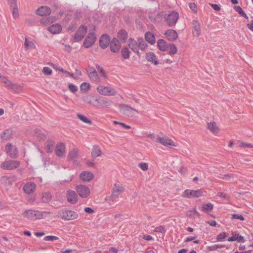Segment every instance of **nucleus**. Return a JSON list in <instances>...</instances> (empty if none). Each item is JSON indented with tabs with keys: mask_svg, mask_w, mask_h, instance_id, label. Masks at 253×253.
I'll return each mask as SVG.
<instances>
[{
	"mask_svg": "<svg viewBox=\"0 0 253 253\" xmlns=\"http://www.w3.org/2000/svg\"><path fill=\"white\" fill-rule=\"evenodd\" d=\"M13 130L12 128H9L6 129L4 132H3L1 135L0 137L3 141L7 140L11 136L12 134Z\"/></svg>",
	"mask_w": 253,
	"mask_h": 253,
	"instance_id": "nucleus-32",
	"label": "nucleus"
},
{
	"mask_svg": "<svg viewBox=\"0 0 253 253\" xmlns=\"http://www.w3.org/2000/svg\"><path fill=\"white\" fill-rule=\"evenodd\" d=\"M21 85L12 83L10 86L9 89H12L15 93H18L21 90Z\"/></svg>",
	"mask_w": 253,
	"mask_h": 253,
	"instance_id": "nucleus-43",
	"label": "nucleus"
},
{
	"mask_svg": "<svg viewBox=\"0 0 253 253\" xmlns=\"http://www.w3.org/2000/svg\"><path fill=\"white\" fill-rule=\"evenodd\" d=\"M69 90L73 93H75L78 90L77 87L72 84H69L68 85Z\"/></svg>",
	"mask_w": 253,
	"mask_h": 253,
	"instance_id": "nucleus-52",
	"label": "nucleus"
},
{
	"mask_svg": "<svg viewBox=\"0 0 253 253\" xmlns=\"http://www.w3.org/2000/svg\"><path fill=\"white\" fill-rule=\"evenodd\" d=\"M50 213L49 211H41L35 210L34 218L36 219H40L45 218L47 214Z\"/></svg>",
	"mask_w": 253,
	"mask_h": 253,
	"instance_id": "nucleus-28",
	"label": "nucleus"
},
{
	"mask_svg": "<svg viewBox=\"0 0 253 253\" xmlns=\"http://www.w3.org/2000/svg\"><path fill=\"white\" fill-rule=\"evenodd\" d=\"M110 42V38L107 34L102 35L99 39V45L102 48H106Z\"/></svg>",
	"mask_w": 253,
	"mask_h": 253,
	"instance_id": "nucleus-18",
	"label": "nucleus"
},
{
	"mask_svg": "<svg viewBox=\"0 0 253 253\" xmlns=\"http://www.w3.org/2000/svg\"><path fill=\"white\" fill-rule=\"evenodd\" d=\"M165 35L167 38L171 42L175 41L178 37V34L177 32L175 30L172 29L166 31L165 32Z\"/></svg>",
	"mask_w": 253,
	"mask_h": 253,
	"instance_id": "nucleus-23",
	"label": "nucleus"
},
{
	"mask_svg": "<svg viewBox=\"0 0 253 253\" xmlns=\"http://www.w3.org/2000/svg\"><path fill=\"white\" fill-rule=\"evenodd\" d=\"M207 128L213 134H217L220 130V128L214 122H211L207 124Z\"/></svg>",
	"mask_w": 253,
	"mask_h": 253,
	"instance_id": "nucleus-20",
	"label": "nucleus"
},
{
	"mask_svg": "<svg viewBox=\"0 0 253 253\" xmlns=\"http://www.w3.org/2000/svg\"><path fill=\"white\" fill-rule=\"evenodd\" d=\"M57 216L60 218L69 221L77 219L78 217V214L71 210H61L58 212Z\"/></svg>",
	"mask_w": 253,
	"mask_h": 253,
	"instance_id": "nucleus-2",
	"label": "nucleus"
},
{
	"mask_svg": "<svg viewBox=\"0 0 253 253\" xmlns=\"http://www.w3.org/2000/svg\"><path fill=\"white\" fill-rule=\"evenodd\" d=\"M20 166L18 161L9 160L3 162L0 165V168L4 170H12L15 169Z\"/></svg>",
	"mask_w": 253,
	"mask_h": 253,
	"instance_id": "nucleus-6",
	"label": "nucleus"
},
{
	"mask_svg": "<svg viewBox=\"0 0 253 253\" xmlns=\"http://www.w3.org/2000/svg\"><path fill=\"white\" fill-rule=\"evenodd\" d=\"M210 5L216 11H218L220 10V7L216 4L210 3Z\"/></svg>",
	"mask_w": 253,
	"mask_h": 253,
	"instance_id": "nucleus-63",
	"label": "nucleus"
},
{
	"mask_svg": "<svg viewBox=\"0 0 253 253\" xmlns=\"http://www.w3.org/2000/svg\"><path fill=\"white\" fill-rule=\"evenodd\" d=\"M34 136L37 138L38 141H44L47 140L48 142H51L52 140L47 139V135L40 128H36L34 130Z\"/></svg>",
	"mask_w": 253,
	"mask_h": 253,
	"instance_id": "nucleus-10",
	"label": "nucleus"
},
{
	"mask_svg": "<svg viewBox=\"0 0 253 253\" xmlns=\"http://www.w3.org/2000/svg\"><path fill=\"white\" fill-rule=\"evenodd\" d=\"M0 79L1 82L4 83L9 88L12 83L9 81L6 77L0 75Z\"/></svg>",
	"mask_w": 253,
	"mask_h": 253,
	"instance_id": "nucleus-44",
	"label": "nucleus"
},
{
	"mask_svg": "<svg viewBox=\"0 0 253 253\" xmlns=\"http://www.w3.org/2000/svg\"><path fill=\"white\" fill-rule=\"evenodd\" d=\"M87 32V28L86 26H82L79 28L74 35V38L77 42L81 41Z\"/></svg>",
	"mask_w": 253,
	"mask_h": 253,
	"instance_id": "nucleus-13",
	"label": "nucleus"
},
{
	"mask_svg": "<svg viewBox=\"0 0 253 253\" xmlns=\"http://www.w3.org/2000/svg\"><path fill=\"white\" fill-rule=\"evenodd\" d=\"M164 18L169 27H173L179 18V14L178 12L172 11L169 14H165Z\"/></svg>",
	"mask_w": 253,
	"mask_h": 253,
	"instance_id": "nucleus-3",
	"label": "nucleus"
},
{
	"mask_svg": "<svg viewBox=\"0 0 253 253\" xmlns=\"http://www.w3.org/2000/svg\"><path fill=\"white\" fill-rule=\"evenodd\" d=\"M189 7L194 12L196 13L197 12L196 5L194 3H190Z\"/></svg>",
	"mask_w": 253,
	"mask_h": 253,
	"instance_id": "nucleus-60",
	"label": "nucleus"
},
{
	"mask_svg": "<svg viewBox=\"0 0 253 253\" xmlns=\"http://www.w3.org/2000/svg\"><path fill=\"white\" fill-rule=\"evenodd\" d=\"M159 49L162 51H166L168 48L167 42L163 39L159 40L157 42Z\"/></svg>",
	"mask_w": 253,
	"mask_h": 253,
	"instance_id": "nucleus-29",
	"label": "nucleus"
},
{
	"mask_svg": "<svg viewBox=\"0 0 253 253\" xmlns=\"http://www.w3.org/2000/svg\"><path fill=\"white\" fill-rule=\"evenodd\" d=\"M76 190L79 195L83 198L88 197L90 193V189L85 185H79L76 187Z\"/></svg>",
	"mask_w": 253,
	"mask_h": 253,
	"instance_id": "nucleus-9",
	"label": "nucleus"
},
{
	"mask_svg": "<svg viewBox=\"0 0 253 253\" xmlns=\"http://www.w3.org/2000/svg\"><path fill=\"white\" fill-rule=\"evenodd\" d=\"M55 152L58 157L63 156L65 153V146L64 143H58L56 146Z\"/></svg>",
	"mask_w": 253,
	"mask_h": 253,
	"instance_id": "nucleus-25",
	"label": "nucleus"
},
{
	"mask_svg": "<svg viewBox=\"0 0 253 253\" xmlns=\"http://www.w3.org/2000/svg\"><path fill=\"white\" fill-rule=\"evenodd\" d=\"M95 102L97 103V104H93V106L96 107H109L111 104V102L110 101L102 97L96 98Z\"/></svg>",
	"mask_w": 253,
	"mask_h": 253,
	"instance_id": "nucleus-14",
	"label": "nucleus"
},
{
	"mask_svg": "<svg viewBox=\"0 0 253 253\" xmlns=\"http://www.w3.org/2000/svg\"><path fill=\"white\" fill-rule=\"evenodd\" d=\"M90 87V85L87 83H83L81 84L80 88L82 91L86 92Z\"/></svg>",
	"mask_w": 253,
	"mask_h": 253,
	"instance_id": "nucleus-48",
	"label": "nucleus"
},
{
	"mask_svg": "<svg viewBox=\"0 0 253 253\" xmlns=\"http://www.w3.org/2000/svg\"><path fill=\"white\" fill-rule=\"evenodd\" d=\"M0 179L3 181L4 184L6 186H10L12 185V182L6 176H1Z\"/></svg>",
	"mask_w": 253,
	"mask_h": 253,
	"instance_id": "nucleus-49",
	"label": "nucleus"
},
{
	"mask_svg": "<svg viewBox=\"0 0 253 253\" xmlns=\"http://www.w3.org/2000/svg\"><path fill=\"white\" fill-rule=\"evenodd\" d=\"M87 73L89 77L92 81L96 82H98L99 81V79L98 76L97 72L95 70L93 69L90 71H87Z\"/></svg>",
	"mask_w": 253,
	"mask_h": 253,
	"instance_id": "nucleus-31",
	"label": "nucleus"
},
{
	"mask_svg": "<svg viewBox=\"0 0 253 253\" xmlns=\"http://www.w3.org/2000/svg\"><path fill=\"white\" fill-rule=\"evenodd\" d=\"M238 234L236 233H233L232 236L228 239V241L229 242L236 241L237 239Z\"/></svg>",
	"mask_w": 253,
	"mask_h": 253,
	"instance_id": "nucleus-57",
	"label": "nucleus"
},
{
	"mask_svg": "<svg viewBox=\"0 0 253 253\" xmlns=\"http://www.w3.org/2000/svg\"><path fill=\"white\" fill-rule=\"evenodd\" d=\"M51 12V9L46 6H41L36 10V14L41 16L49 15Z\"/></svg>",
	"mask_w": 253,
	"mask_h": 253,
	"instance_id": "nucleus-22",
	"label": "nucleus"
},
{
	"mask_svg": "<svg viewBox=\"0 0 253 253\" xmlns=\"http://www.w3.org/2000/svg\"><path fill=\"white\" fill-rule=\"evenodd\" d=\"M58 239V238L55 236H47L44 238L45 241H54Z\"/></svg>",
	"mask_w": 253,
	"mask_h": 253,
	"instance_id": "nucleus-53",
	"label": "nucleus"
},
{
	"mask_svg": "<svg viewBox=\"0 0 253 253\" xmlns=\"http://www.w3.org/2000/svg\"><path fill=\"white\" fill-rule=\"evenodd\" d=\"M11 8L12 9V16L13 18L14 19L18 18L19 16L18 6Z\"/></svg>",
	"mask_w": 253,
	"mask_h": 253,
	"instance_id": "nucleus-47",
	"label": "nucleus"
},
{
	"mask_svg": "<svg viewBox=\"0 0 253 253\" xmlns=\"http://www.w3.org/2000/svg\"><path fill=\"white\" fill-rule=\"evenodd\" d=\"M52 199V196L49 192H45L43 193L42 198V201L43 203H49Z\"/></svg>",
	"mask_w": 253,
	"mask_h": 253,
	"instance_id": "nucleus-37",
	"label": "nucleus"
},
{
	"mask_svg": "<svg viewBox=\"0 0 253 253\" xmlns=\"http://www.w3.org/2000/svg\"><path fill=\"white\" fill-rule=\"evenodd\" d=\"M94 177L93 173L90 171H84L80 173V178L84 182L91 181Z\"/></svg>",
	"mask_w": 253,
	"mask_h": 253,
	"instance_id": "nucleus-21",
	"label": "nucleus"
},
{
	"mask_svg": "<svg viewBox=\"0 0 253 253\" xmlns=\"http://www.w3.org/2000/svg\"><path fill=\"white\" fill-rule=\"evenodd\" d=\"M96 39V36L93 32H90L85 39L84 42V46L85 48H88L92 46Z\"/></svg>",
	"mask_w": 253,
	"mask_h": 253,
	"instance_id": "nucleus-12",
	"label": "nucleus"
},
{
	"mask_svg": "<svg viewBox=\"0 0 253 253\" xmlns=\"http://www.w3.org/2000/svg\"><path fill=\"white\" fill-rule=\"evenodd\" d=\"M121 44L117 38H113L110 42V47L111 51L117 52L119 51Z\"/></svg>",
	"mask_w": 253,
	"mask_h": 253,
	"instance_id": "nucleus-19",
	"label": "nucleus"
},
{
	"mask_svg": "<svg viewBox=\"0 0 253 253\" xmlns=\"http://www.w3.org/2000/svg\"><path fill=\"white\" fill-rule=\"evenodd\" d=\"M128 45L134 52L137 54H139V49L142 51H144L148 46L146 42L143 39L140 38L138 39L136 41L132 39H129Z\"/></svg>",
	"mask_w": 253,
	"mask_h": 253,
	"instance_id": "nucleus-1",
	"label": "nucleus"
},
{
	"mask_svg": "<svg viewBox=\"0 0 253 253\" xmlns=\"http://www.w3.org/2000/svg\"><path fill=\"white\" fill-rule=\"evenodd\" d=\"M234 9L235 11L237 12H238L241 16L244 17L246 19L248 18V17L247 16L246 14L245 13V12L243 10L242 8L239 6H235L234 7Z\"/></svg>",
	"mask_w": 253,
	"mask_h": 253,
	"instance_id": "nucleus-45",
	"label": "nucleus"
},
{
	"mask_svg": "<svg viewBox=\"0 0 253 253\" xmlns=\"http://www.w3.org/2000/svg\"><path fill=\"white\" fill-rule=\"evenodd\" d=\"M118 38L123 42H126L127 38V32L124 30H121L118 33Z\"/></svg>",
	"mask_w": 253,
	"mask_h": 253,
	"instance_id": "nucleus-34",
	"label": "nucleus"
},
{
	"mask_svg": "<svg viewBox=\"0 0 253 253\" xmlns=\"http://www.w3.org/2000/svg\"><path fill=\"white\" fill-rule=\"evenodd\" d=\"M48 30L52 34H56L61 31V27L58 24H55L49 27Z\"/></svg>",
	"mask_w": 253,
	"mask_h": 253,
	"instance_id": "nucleus-30",
	"label": "nucleus"
},
{
	"mask_svg": "<svg viewBox=\"0 0 253 253\" xmlns=\"http://www.w3.org/2000/svg\"><path fill=\"white\" fill-rule=\"evenodd\" d=\"M203 195V191L202 189H198L196 190L186 189L181 196L183 198H199Z\"/></svg>",
	"mask_w": 253,
	"mask_h": 253,
	"instance_id": "nucleus-4",
	"label": "nucleus"
},
{
	"mask_svg": "<svg viewBox=\"0 0 253 253\" xmlns=\"http://www.w3.org/2000/svg\"><path fill=\"white\" fill-rule=\"evenodd\" d=\"M154 231L155 232L162 233L165 231V229L164 226H160L156 227Z\"/></svg>",
	"mask_w": 253,
	"mask_h": 253,
	"instance_id": "nucleus-55",
	"label": "nucleus"
},
{
	"mask_svg": "<svg viewBox=\"0 0 253 253\" xmlns=\"http://www.w3.org/2000/svg\"><path fill=\"white\" fill-rule=\"evenodd\" d=\"M213 205L211 203L203 204L202 206V210L206 213H208L213 210Z\"/></svg>",
	"mask_w": 253,
	"mask_h": 253,
	"instance_id": "nucleus-35",
	"label": "nucleus"
},
{
	"mask_svg": "<svg viewBox=\"0 0 253 253\" xmlns=\"http://www.w3.org/2000/svg\"><path fill=\"white\" fill-rule=\"evenodd\" d=\"M121 52L122 56L124 59H127L129 58L130 52L126 47H124L122 49Z\"/></svg>",
	"mask_w": 253,
	"mask_h": 253,
	"instance_id": "nucleus-41",
	"label": "nucleus"
},
{
	"mask_svg": "<svg viewBox=\"0 0 253 253\" xmlns=\"http://www.w3.org/2000/svg\"><path fill=\"white\" fill-rule=\"evenodd\" d=\"M192 33L194 37H198L201 35V26L200 23L196 20L192 22Z\"/></svg>",
	"mask_w": 253,
	"mask_h": 253,
	"instance_id": "nucleus-17",
	"label": "nucleus"
},
{
	"mask_svg": "<svg viewBox=\"0 0 253 253\" xmlns=\"http://www.w3.org/2000/svg\"><path fill=\"white\" fill-rule=\"evenodd\" d=\"M24 46L26 50L29 49H35L36 48L34 43L32 41H29L27 38H25V40Z\"/></svg>",
	"mask_w": 253,
	"mask_h": 253,
	"instance_id": "nucleus-38",
	"label": "nucleus"
},
{
	"mask_svg": "<svg viewBox=\"0 0 253 253\" xmlns=\"http://www.w3.org/2000/svg\"><path fill=\"white\" fill-rule=\"evenodd\" d=\"M36 185L34 182H29L26 184L23 187V190L27 194H31L34 192Z\"/></svg>",
	"mask_w": 253,
	"mask_h": 253,
	"instance_id": "nucleus-24",
	"label": "nucleus"
},
{
	"mask_svg": "<svg viewBox=\"0 0 253 253\" xmlns=\"http://www.w3.org/2000/svg\"><path fill=\"white\" fill-rule=\"evenodd\" d=\"M168 48L169 49V54L170 55L175 54L177 51V49L176 46L173 43H170L168 45Z\"/></svg>",
	"mask_w": 253,
	"mask_h": 253,
	"instance_id": "nucleus-42",
	"label": "nucleus"
},
{
	"mask_svg": "<svg viewBox=\"0 0 253 253\" xmlns=\"http://www.w3.org/2000/svg\"><path fill=\"white\" fill-rule=\"evenodd\" d=\"M239 147L241 148H253V144L251 143H240Z\"/></svg>",
	"mask_w": 253,
	"mask_h": 253,
	"instance_id": "nucleus-54",
	"label": "nucleus"
},
{
	"mask_svg": "<svg viewBox=\"0 0 253 253\" xmlns=\"http://www.w3.org/2000/svg\"><path fill=\"white\" fill-rule=\"evenodd\" d=\"M35 214V210H26L23 213V215L24 217L29 218V219H33L34 218Z\"/></svg>",
	"mask_w": 253,
	"mask_h": 253,
	"instance_id": "nucleus-39",
	"label": "nucleus"
},
{
	"mask_svg": "<svg viewBox=\"0 0 253 253\" xmlns=\"http://www.w3.org/2000/svg\"><path fill=\"white\" fill-rule=\"evenodd\" d=\"M147 137L149 138V141L153 142H173L174 140L170 139L168 136H164L161 137L159 135L155 134L154 133H147L146 134Z\"/></svg>",
	"mask_w": 253,
	"mask_h": 253,
	"instance_id": "nucleus-5",
	"label": "nucleus"
},
{
	"mask_svg": "<svg viewBox=\"0 0 253 253\" xmlns=\"http://www.w3.org/2000/svg\"><path fill=\"white\" fill-rule=\"evenodd\" d=\"M42 72L44 75H50L52 73V71L50 68L48 67H44L43 68Z\"/></svg>",
	"mask_w": 253,
	"mask_h": 253,
	"instance_id": "nucleus-50",
	"label": "nucleus"
},
{
	"mask_svg": "<svg viewBox=\"0 0 253 253\" xmlns=\"http://www.w3.org/2000/svg\"><path fill=\"white\" fill-rule=\"evenodd\" d=\"M41 23L44 25L48 24L50 23V20L48 19V18L46 19L42 18L41 19Z\"/></svg>",
	"mask_w": 253,
	"mask_h": 253,
	"instance_id": "nucleus-61",
	"label": "nucleus"
},
{
	"mask_svg": "<svg viewBox=\"0 0 253 253\" xmlns=\"http://www.w3.org/2000/svg\"><path fill=\"white\" fill-rule=\"evenodd\" d=\"M77 117L80 120H81L82 121H83L84 123L89 124H90L91 123V121L90 120H89L85 116H84L82 114H77Z\"/></svg>",
	"mask_w": 253,
	"mask_h": 253,
	"instance_id": "nucleus-46",
	"label": "nucleus"
},
{
	"mask_svg": "<svg viewBox=\"0 0 253 253\" xmlns=\"http://www.w3.org/2000/svg\"><path fill=\"white\" fill-rule=\"evenodd\" d=\"M66 199L68 203L74 205L78 201V196L75 191L68 190L66 192Z\"/></svg>",
	"mask_w": 253,
	"mask_h": 253,
	"instance_id": "nucleus-11",
	"label": "nucleus"
},
{
	"mask_svg": "<svg viewBox=\"0 0 253 253\" xmlns=\"http://www.w3.org/2000/svg\"><path fill=\"white\" fill-rule=\"evenodd\" d=\"M163 146L161 148L164 150H170L174 149V147H176L175 143H162Z\"/></svg>",
	"mask_w": 253,
	"mask_h": 253,
	"instance_id": "nucleus-36",
	"label": "nucleus"
},
{
	"mask_svg": "<svg viewBox=\"0 0 253 253\" xmlns=\"http://www.w3.org/2000/svg\"><path fill=\"white\" fill-rule=\"evenodd\" d=\"M7 153L12 158H16L18 157V151L16 147L11 143L6 146Z\"/></svg>",
	"mask_w": 253,
	"mask_h": 253,
	"instance_id": "nucleus-16",
	"label": "nucleus"
},
{
	"mask_svg": "<svg viewBox=\"0 0 253 253\" xmlns=\"http://www.w3.org/2000/svg\"><path fill=\"white\" fill-rule=\"evenodd\" d=\"M97 90L101 95L106 96H114L117 94V91L110 87L100 85L97 88Z\"/></svg>",
	"mask_w": 253,
	"mask_h": 253,
	"instance_id": "nucleus-8",
	"label": "nucleus"
},
{
	"mask_svg": "<svg viewBox=\"0 0 253 253\" xmlns=\"http://www.w3.org/2000/svg\"><path fill=\"white\" fill-rule=\"evenodd\" d=\"M146 59L147 61L154 63L155 65L159 64V61L157 60L155 54L153 52H148L146 54Z\"/></svg>",
	"mask_w": 253,
	"mask_h": 253,
	"instance_id": "nucleus-26",
	"label": "nucleus"
},
{
	"mask_svg": "<svg viewBox=\"0 0 253 253\" xmlns=\"http://www.w3.org/2000/svg\"><path fill=\"white\" fill-rule=\"evenodd\" d=\"M119 108L121 110V112L124 115L128 117H132L134 116V112L138 113V111L135 109L130 107L127 105L124 104H120L119 105Z\"/></svg>",
	"mask_w": 253,
	"mask_h": 253,
	"instance_id": "nucleus-7",
	"label": "nucleus"
},
{
	"mask_svg": "<svg viewBox=\"0 0 253 253\" xmlns=\"http://www.w3.org/2000/svg\"><path fill=\"white\" fill-rule=\"evenodd\" d=\"M226 237V235L225 232L221 233L217 236V240L218 241H220L223 239H225Z\"/></svg>",
	"mask_w": 253,
	"mask_h": 253,
	"instance_id": "nucleus-58",
	"label": "nucleus"
},
{
	"mask_svg": "<svg viewBox=\"0 0 253 253\" xmlns=\"http://www.w3.org/2000/svg\"><path fill=\"white\" fill-rule=\"evenodd\" d=\"M145 38L146 41L151 44H153L155 42V36L151 32H147L145 34Z\"/></svg>",
	"mask_w": 253,
	"mask_h": 253,
	"instance_id": "nucleus-33",
	"label": "nucleus"
},
{
	"mask_svg": "<svg viewBox=\"0 0 253 253\" xmlns=\"http://www.w3.org/2000/svg\"><path fill=\"white\" fill-rule=\"evenodd\" d=\"M7 0L8 2V4L10 5L11 8L17 6V0Z\"/></svg>",
	"mask_w": 253,
	"mask_h": 253,
	"instance_id": "nucleus-56",
	"label": "nucleus"
},
{
	"mask_svg": "<svg viewBox=\"0 0 253 253\" xmlns=\"http://www.w3.org/2000/svg\"><path fill=\"white\" fill-rule=\"evenodd\" d=\"M79 156V151L77 149H74L70 151L68 155L69 160L72 161L74 163L77 162V159Z\"/></svg>",
	"mask_w": 253,
	"mask_h": 253,
	"instance_id": "nucleus-27",
	"label": "nucleus"
},
{
	"mask_svg": "<svg viewBox=\"0 0 253 253\" xmlns=\"http://www.w3.org/2000/svg\"><path fill=\"white\" fill-rule=\"evenodd\" d=\"M186 170H187L186 169L184 166H182L180 167L179 171L181 174L184 175L185 174V173L186 172Z\"/></svg>",
	"mask_w": 253,
	"mask_h": 253,
	"instance_id": "nucleus-64",
	"label": "nucleus"
},
{
	"mask_svg": "<svg viewBox=\"0 0 253 253\" xmlns=\"http://www.w3.org/2000/svg\"><path fill=\"white\" fill-rule=\"evenodd\" d=\"M232 218L239 219L241 220H245L244 217L242 215H239V214H232Z\"/></svg>",
	"mask_w": 253,
	"mask_h": 253,
	"instance_id": "nucleus-59",
	"label": "nucleus"
},
{
	"mask_svg": "<svg viewBox=\"0 0 253 253\" xmlns=\"http://www.w3.org/2000/svg\"><path fill=\"white\" fill-rule=\"evenodd\" d=\"M124 191V187L123 186L115 184L110 198L113 199L114 198L118 197Z\"/></svg>",
	"mask_w": 253,
	"mask_h": 253,
	"instance_id": "nucleus-15",
	"label": "nucleus"
},
{
	"mask_svg": "<svg viewBox=\"0 0 253 253\" xmlns=\"http://www.w3.org/2000/svg\"><path fill=\"white\" fill-rule=\"evenodd\" d=\"M101 155V151L97 146L95 145L93 147V150L91 152V156L93 158H96V157Z\"/></svg>",
	"mask_w": 253,
	"mask_h": 253,
	"instance_id": "nucleus-40",
	"label": "nucleus"
},
{
	"mask_svg": "<svg viewBox=\"0 0 253 253\" xmlns=\"http://www.w3.org/2000/svg\"><path fill=\"white\" fill-rule=\"evenodd\" d=\"M96 68H97V70H98L100 73H102V76H103V77H104L105 78H106V74H105V72L104 71L102 67H101L100 66H99L98 65H96Z\"/></svg>",
	"mask_w": 253,
	"mask_h": 253,
	"instance_id": "nucleus-62",
	"label": "nucleus"
},
{
	"mask_svg": "<svg viewBox=\"0 0 253 253\" xmlns=\"http://www.w3.org/2000/svg\"><path fill=\"white\" fill-rule=\"evenodd\" d=\"M138 167L143 171H146L148 169V164L146 163H141L139 164Z\"/></svg>",
	"mask_w": 253,
	"mask_h": 253,
	"instance_id": "nucleus-51",
	"label": "nucleus"
}]
</instances>
